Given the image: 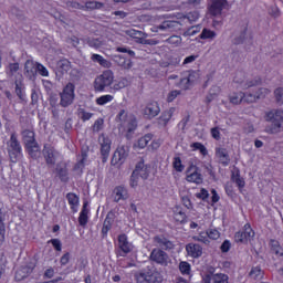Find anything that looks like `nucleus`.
<instances>
[{
	"label": "nucleus",
	"instance_id": "1",
	"mask_svg": "<svg viewBox=\"0 0 283 283\" xmlns=\"http://www.w3.org/2000/svg\"><path fill=\"white\" fill-rule=\"evenodd\" d=\"M198 19H200V13L196 11L192 13H188L187 15H182L181 13H178L176 20L164 21L158 27V30H161V31L168 30L169 32L174 30H180L182 25H187L188 23H195V21H198Z\"/></svg>",
	"mask_w": 283,
	"mask_h": 283
},
{
	"label": "nucleus",
	"instance_id": "2",
	"mask_svg": "<svg viewBox=\"0 0 283 283\" xmlns=\"http://www.w3.org/2000/svg\"><path fill=\"white\" fill-rule=\"evenodd\" d=\"M118 118L120 120L119 132H122L126 138H132V136H134V132H136V128L138 127L136 116L127 113L126 111H122L118 114Z\"/></svg>",
	"mask_w": 283,
	"mask_h": 283
},
{
	"label": "nucleus",
	"instance_id": "3",
	"mask_svg": "<svg viewBox=\"0 0 283 283\" xmlns=\"http://www.w3.org/2000/svg\"><path fill=\"white\" fill-rule=\"evenodd\" d=\"M265 120L271 123L270 126L265 127L266 134H280L283 128V111L273 109L265 113Z\"/></svg>",
	"mask_w": 283,
	"mask_h": 283
},
{
	"label": "nucleus",
	"instance_id": "4",
	"mask_svg": "<svg viewBox=\"0 0 283 283\" xmlns=\"http://www.w3.org/2000/svg\"><path fill=\"white\" fill-rule=\"evenodd\" d=\"M114 84V72L106 70L102 74L95 77L93 87L95 92L103 93L106 87H112Z\"/></svg>",
	"mask_w": 283,
	"mask_h": 283
},
{
	"label": "nucleus",
	"instance_id": "5",
	"mask_svg": "<svg viewBox=\"0 0 283 283\" xmlns=\"http://www.w3.org/2000/svg\"><path fill=\"white\" fill-rule=\"evenodd\" d=\"M137 283H163V274L156 270H142L135 274Z\"/></svg>",
	"mask_w": 283,
	"mask_h": 283
},
{
	"label": "nucleus",
	"instance_id": "6",
	"mask_svg": "<svg viewBox=\"0 0 283 283\" xmlns=\"http://www.w3.org/2000/svg\"><path fill=\"white\" fill-rule=\"evenodd\" d=\"M196 242H202V244H211V240H220V231L216 228H210L206 232H200L193 237Z\"/></svg>",
	"mask_w": 283,
	"mask_h": 283
},
{
	"label": "nucleus",
	"instance_id": "7",
	"mask_svg": "<svg viewBox=\"0 0 283 283\" xmlns=\"http://www.w3.org/2000/svg\"><path fill=\"white\" fill-rule=\"evenodd\" d=\"M74 90H75L74 84L69 83L60 93V96H61L60 104L62 105V107H69V105H72V103H74V98H75Z\"/></svg>",
	"mask_w": 283,
	"mask_h": 283
},
{
	"label": "nucleus",
	"instance_id": "8",
	"mask_svg": "<svg viewBox=\"0 0 283 283\" xmlns=\"http://www.w3.org/2000/svg\"><path fill=\"white\" fill-rule=\"evenodd\" d=\"M8 151L12 163H17V160H19V158L22 156L21 145L19 144V140H17L15 135H11L8 145Z\"/></svg>",
	"mask_w": 283,
	"mask_h": 283
},
{
	"label": "nucleus",
	"instance_id": "9",
	"mask_svg": "<svg viewBox=\"0 0 283 283\" xmlns=\"http://www.w3.org/2000/svg\"><path fill=\"white\" fill-rule=\"evenodd\" d=\"M186 180L187 182H192L195 185H202L203 177L200 172V168L195 165L189 166L186 171Z\"/></svg>",
	"mask_w": 283,
	"mask_h": 283
},
{
	"label": "nucleus",
	"instance_id": "10",
	"mask_svg": "<svg viewBox=\"0 0 283 283\" xmlns=\"http://www.w3.org/2000/svg\"><path fill=\"white\" fill-rule=\"evenodd\" d=\"M98 143L103 163H107V158H109V151H112V139H109V137H107L105 134H102L98 137Z\"/></svg>",
	"mask_w": 283,
	"mask_h": 283
},
{
	"label": "nucleus",
	"instance_id": "11",
	"mask_svg": "<svg viewBox=\"0 0 283 283\" xmlns=\"http://www.w3.org/2000/svg\"><path fill=\"white\" fill-rule=\"evenodd\" d=\"M127 156H129V149L125 146L118 147L115 150L111 163L114 167H120V165L127 160Z\"/></svg>",
	"mask_w": 283,
	"mask_h": 283
},
{
	"label": "nucleus",
	"instance_id": "12",
	"mask_svg": "<svg viewBox=\"0 0 283 283\" xmlns=\"http://www.w3.org/2000/svg\"><path fill=\"white\" fill-rule=\"evenodd\" d=\"M255 235L253 229H251V224L247 223L243 227V232H237L234 235L235 242H251Z\"/></svg>",
	"mask_w": 283,
	"mask_h": 283
},
{
	"label": "nucleus",
	"instance_id": "13",
	"mask_svg": "<svg viewBox=\"0 0 283 283\" xmlns=\"http://www.w3.org/2000/svg\"><path fill=\"white\" fill-rule=\"evenodd\" d=\"M70 72H72V63L66 59L57 61L55 65V75L57 78H63V76H66Z\"/></svg>",
	"mask_w": 283,
	"mask_h": 283
},
{
	"label": "nucleus",
	"instance_id": "14",
	"mask_svg": "<svg viewBox=\"0 0 283 283\" xmlns=\"http://www.w3.org/2000/svg\"><path fill=\"white\" fill-rule=\"evenodd\" d=\"M198 81H200V73L193 71L188 75V77L180 80L178 87H180V90H190L191 85L198 83Z\"/></svg>",
	"mask_w": 283,
	"mask_h": 283
},
{
	"label": "nucleus",
	"instance_id": "15",
	"mask_svg": "<svg viewBox=\"0 0 283 283\" xmlns=\"http://www.w3.org/2000/svg\"><path fill=\"white\" fill-rule=\"evenodd\" d=\"M43 156L45 158L46 164L49 165H55L59 158H61L59 153H56V150H54V148L50 145L44 146Z\"/></svg>",
	"mask_w": 283,
	"mask_h": 283
},
{
	"label": "nucleus",
	"instance_id": "16",
	"mask_svg": "<svg viewBox=\"0 0 283 283\" xmlns=\"http://www.w3.org/2000/svg\"><path fill=\"white\" fill-rule=\"evenodd\" d=\"M269 94H271V90L261 87L255 93H249V95L245 97V103H255V101H259V98H266Z\"/></svg>",
	"mask_w": 283,
	"mask_h": 283
},
{
	"label": "nucleus",
	"instance_id": "17",
	"mask_svg": "<svg viewBox=\"0 0 283 283\" xmlns=\"http://www.w3.org/2000/svg\"><path fill=\"white\" fill-rule=\"evenodd\" d=\"M229 283V275L224 273L208 274L203 276V283Z\"/></svg>",
	"mask_w": 283,
	"mask_h": 283
},
{
	"label": "nucleus",
	"instance_id": "18",
	"mask_svg": "<svg viewBox=\"0 0 283 283\" xmlns=\"http://www.w3.org/2000/svg\"><path fill=\"white\" fill-rule=\"evenodd\" d=\"M150 260L157 262V264H167L169 262V256L163 250L155 249L150 253Z\"/></svg>",
	"mask_w": 283,
	"mask_h": 283
},
{
	"label": "nucleus",
	"instance_id": "19",
	"mask_svg": "<svg viewBox=\"0 0 283 283\" xmlns=\"http://www.w3.org/2000/svg\"><path fill=\"white\" fill-rule=\"evenodd\" d=\"M150 169L151 168L145 165V163L137 164L135 170L133 171V180L134 178H138V176L144 179L148 178Z\"/></svg>",
	"mask_w": 283,
	"mask_h": 283
},
{
	"label": "nucleus",
	"instance_id": "20",
	"mask_svg": "<svg viewBox=\"0 0 283 283\" xmlns=\"http://www.w3.org/2000/svg\"><path fill=\"white\" fill-rule=\"evenodd\" d=\"M187 255L189 258L198 259L202 256V248L198 243H189L186 245Z\"/></svg>",
	"mask_w": 283,
	"mask_h": 283
},
{
	"label": "nucleus",
	"instance_id": "21",
	"mask_svg": "<svg viewBox=\"0 0 283 283\" xmlns=\"http://www.w3.org/2000/svg\"><path fill=\"white\" fill-rule=\"evenodd\" d=\"M144 114L147 118H156V116L160 114V106L158 105V102L149 103L144 109Z\"/></svg>",
	"mask_w": 283,
	"mask_h": 283
},
{
	"label": "nucleus",
	"instance_id": "22",
	"mask_svg": "<svg viewBox=\"0 0 283 283\" xmlns=\"http://www.w3.org/2000/svg\"><path fill=\"white\" fill-rule=\"evenodd\" d=\"M118 247L123 253H129L134 250V245L127 240V234L118 237Z\"/></svg>",
	"mask_w": 283,
	"mask_h": 283
},
{
	"label": "nucleus",
	"instance_id": "23",
	"mask_svg": "<svg viewBox=\"0 0 283 283\" xmlns=\"http://www.w3.org/2000/svg\"><path fill=\"white\" fill-rule=\"evenodd\" d=\"M129 198V192L123 186H118L113 191V199L115 202H120V200H127Z\"/></svg>",
	"mask_w": 283,
	"mask_h": 283
},
{
	"label": "nucleus",
	"instance_id": "24",
	"mask_svg": "<svg viewBox=\"0 0 283 283\" xmlns=\"http://www.w3.org/2000/svg\"><path fill=\"white\" fill-rule=\"evenodd\" d=\"M34 271V266L28 265V266H22L15 271V280L17 282H21L22 280H25L28 275H30Z\"/></svg>",
	"mask_w": 283,
	"mask_h": 283
},
{
	"label": "nucleus",
	"instance_id": "25",
	"mask_svg": "<svg viewBox=\"0 0 283 283\" xmlns=\"http://www.w3.org/2000/svg\"><path fill=\"white\" fill-rule=\"evenodd\" d=\"M72 6L74 8L82 9V10H101V8H103V3L98 1H87L85 6H81L77 2H73Z\"/></svg>",
	"mask_w": 283,
	"mask_h": 283
},
{
	"label": "nucleus",
	"instance_id": "26",
	"mask_svg": "<svg viewBox=\"0 0 283 283\" xmlns=\"http://www.w3.org/2000/svg\"><path fill=\"white\" fill-rule=\"evenodd\" d=\"M227 4V0H212V3L209 8L210 14H213L214 17L220 14L222 12V8Z\"/></svg>",
	"mask_w": 283,
	"mask_h": 283
},
{
	"label": "nucleus",
	"instance_id": "27",
	"mask_svg": "<svg viewBox=\"0 0 283 283\" xmlns=\"http://www.w3.org/2000/svg\"><path fill=\"white\" fill-rule=\"evenodd\" d=\"M39 63L32 61V60H28L24 64V70L27 72V76L29 78H34V76L36 75V67H38Z\"/></svg>",
	"mask_w": 283,
	"mask_h": 283
},
{
	"label": "nucleus",
	"instance_id": "28",
	"mask_svg": "<svg viewBox=\"0 0 283 283\" xmlns=\"http://www.w3.org/2000/svg\"><path fill=\"white\" fill-rule=\"evenodd\" d=\"M174 220H176V222H179L180 224H182V222H187V214L179 206H176L174 208Z\"/></svg>",
	"mask_w": 283,
	"mask_h": 283
},
{
	"label": "nucleus",
	"instance_id": "29",
	"mask_svg": "<svg viewBox=\"0 0 283 283\" xmlns=\"http://www.w3.org/2000/svg\"><path fill=\"white\" fill-rule=\"evenodd\" d=\"M25 147L31 158H39V156H41V148L39 147V144H36V142H33Z\"/></svg>",
	"mask_w": 283,
	"mask_h": 283
},
{
	"label": "nucleus",
	"instance_id": "30",
	"mask_svg": "<svg viewBox=\"0 0 283 283\" xmlns=\"http://www.w3.org/2000/svg\"><path fill=\"white\" fill-rule=\"evenodd\" d=\"M247 96H249V94L242 92L232 93L230 95V103H232V105H240L242 101L247 102Z\"/></svg>",
	"mask_w": 283,
	"mask_h": 283
},
{
	"label": "nucleus",
	"instance_id": "31",
	"mask_svg": "<svg viewBox=\"0 0 283 283\" xmlns=\"http://www.w3.org/2000/svg\"><path fill=\"white\" fill-rule=\"evenodd\" d=\"M231 180H232V182L237 184L239 191L242 192L244 189L245 182H244V178L240 177V171H238V170L232 171Z\"/></svg>",
	"mask_w": 283,
	"mask_h": 283
},
{
	"label": "nucleus",
	"instance_id": "32",
	"mask_svg": "<svg viewBox=\"0 0 283 283\" xmlns=\"http://www.w3.org/2000/svg\"><path fill=\"white\" fill-rule=\"evenodd\" d=\"M216 156L222 165H229V153L224 148H217Z\"/></svg>",
	"mask_w": 283,
	"mask_h": 283
},
{
	"label": "nucleus",
	"instance_id": "33",
	"mask_svg": "<svg viewBox=\"0 0 283 283\" xmlns=\"http://www.w3.org/2000/svg\"><path fill=\"white\" fill-rule=\"evenodd\" d=\"M150 140H151V135L147 134V135L143 136L142 138H139L134 144V148L135 149H145V147H147V145H149Z\"/></svg>",
	"mask_w": 283,
	"mask_h": 283
},
{
	"label": "nucleus",
	"instance_id": "34",
	"mask_svg": "<svg viewBox=\"0 0 283 283\" xmlns=\"http://www.w3.org/2000/svg\"><path fill=\"white\" fill-rule=\"evenodd\" d=\"M114 60L115 63H117L120 67H124V70H132V67L134 66L132 60H125V57L120 55H116Z\"/></svg>",
	"mask_w": 283,
	"mask_h": 283
},
{
	"label": "nucleus",
	"instance_id": "35",
	"mask_svg": "<svg viewBox=\"0 0 283 283\" xmlns=\"http://www.w3.org/2000/svg\"><path fill=\"white\" fill-rule=\"evenodd\" d=\"M175 113H176V108L174 107L169 108L168 111H165L159 118L161 125H167V123L171 120Z\"/></svg>",
	"mask_w": 283,
	"mask_h": 283
},
{
	"label": "nucleus",
	"instance_id": "36",
	"mask_svg": "<svg viewBox=\"0 0 283 283\" xmlns=\"http://www.w3.org/2000/svg\"><path fill=\"white\" fill-rule=\"evenodd\" d=\"M69 200V205L71 206V209L74 213L78 211V197L74 193H69L66 196Z\"/></svg>",
	"mask_w": 283,
	"mask_h": 283
},
{
	"label": "nucleus",
	"instance_id": "37",
	"mask_svg": "<svg viewBox=\"0 0 283 283\" xmlns=\"http://www.w3.org/2000/svg\"><path fill=\"white\" fill-rule=\"evenodd\" d=\"M91 59L92 61H94V63H98L99 65H102V67H112V62L107 61L99 54H93Z\"/></svg>",
	"mask_w": 283,
	"mask_h": 283
},
{
	"label": "nucleus",
	"instance_id": "38",
	"mask_svg": "<svg viewBox=\"0 0 283 283\" xmlns=\"http://www.w3.org/2000/svg\"><path fill=\"white\" fill-rule=\"evenodd\" d=\"M87 213H90V210H87V203H84L82 211L80 212L78 222L81 227H85L87 224Z\"/></svg>",
	"mask_w": 283,
	"mask_h": 283
},
{
	"label": "nucleus",
	"instance_id": "39",
	"mask_svg": "<svg viewBox=\"0 0 283 283\" xmlns=\"http://www.w3.org/2000/svg\"><path fill=\"white\" fill-rule=\"evenodd\" d=\"M22 136H23L25 146L32 145V143H36L34 140V132H32L30 129L23 130Z\"/></svg>",
	"mask_w": 283,
	"mask_h": 283
},
{
	"label": "nucleus",
	"instance_id": "40",
	"mask_svg": "<svg viewBox=\"0 0 283 283\" xmlns=\"http://www.w3.org/2000/svg\"><path fill=\"white\" fill-rule=\"evenodd\" d=\"M249 275L252 280H262V277H264V272L260 266H254L251 269Z\"/></svg>",
	"mask_w": 283,
	"mask_h": 283
},
{
	"label": "nucleus",
	"instance_id": "41",
	"mask_svg": "<svg viewBox=\"0 0 283 283\" xmlns=\"http://www.w3.org/2000/svg\"><path fill=\"white\" fill-rule=\"evenodd\" d=\"M260 83H262V78L256 77L254 80H248L245 82H242L241 87H242V90H249L251 87H255V86L260 85Z\"/></svg>",
	"mask_w": 283,
	"mask_h": 283
},
{
	"label": "nucleus",
	"instance_id": "42",
	"mask_svg": "<svg viewBox=\"0 0 283 283\" xmlns=\"http://www.w3.org/2000/svg\"><path fill=\"white\" fill-rule=\"evenodd\" d=\"M270 247H271L272 253H275V255H279V256L283 255V248L280 247V242H277L276 240H271Z\"/></svg>",
	"mask_w": 283,
	"mask_h": 283
},
{
	"label": "nucleus",
	"instance_id": "43",
	"mask_svg": "<svg viewBox=\"0 0 283 283\" xmlns=\"http://www.w3.org/2000/svg\"><path fill=\"white\" fill-rule=\"evenodd\" d=\"M172 167L178 174H182V171H185V165L182 164V159L180 157H174Z\"/></svg>",
	"mask_w": 283,
	"mask_h": 283
},
{
	"label": "nucleus",
	"instance_id": "44",
	"mask_svg": "<svg viewBox=\"0 0 283 283\" xmlns=\"http://www.w3.org/2000/svg\"><path fill=\"white\" fill-rule=\"evenodd\" d=\"M192 151H199L201 154V156H207V154H209V151L207 150V147H205V145H202V143H192L190 145Z\"/></svg>",
	"mask_w": 283,
	"mask_h": 283
},
{
	"label": "nucleus",
	"instance_id": "45",
	"mask_svg": "<svg viewBox=\"0 0 283 283\" xmlns=\"http://www.w3.org/2000/svg\"><path fill=\"white\" fill-rule=\"evenodd\" d=\"M85 43L90 45V48H94L95 50H97V48H101V45H103V40H101L99 38H87L85 40Z\"/></svg>",
	"mask_w": 283,
	"mask_h": 283
},
{
	"label": "nucleus",
	"instance_id": "46",
	"mask_svg": "<svg viewBox=\"0 0 283 283\" xmlns=\"http://www.w3.org/2000/svg\"><path fill=\"white\" fill-rule=\"evenodd\" d=\"M112 101H114V96L107 94V95H102V96L97 97L95 99V103H96V105L103 106V105H107V103H112Z\"/></svg>",
	"mask_w": 283,
	"mask_h": 283
},
{
	"label": "nucleus",
	"instance_id": "47",
	"mask_svg": "<svg viewBox=\"0 0 283 283\" xmlns=\"http://www.w3.org/2000/svg\"><path fill=\"white\" fill-rule=\"evenodd\" d=\"M179 271L182 273V275H189V273H191V264H189L187 261L180 262Z\"/></svg>",
	"mask_w": 283,
	"mask_h": 283
},
{
	"label": "nucleus",
	"instance_id": "48",
	"mask_svg": "<svg viewBox=\"0 0 283 283\" xmlns=\"http://www.w3.org/2000/svg\"><path fill=\"white\" fill-rule=\"evenodd\" d=\"M216 36H218V34L214 31H211L209 29H203L201 34H200V39L207 40H213L216 39Z\"/></svg>",
	"mask_w": 283,
	"mask_h": 283
},
{
	"label": "nucleus",
	"instance_id": "49",
	"mask_svg": "<svg viewBox=\"0 0 283 283\" xmlns=\"http://www.w3.org/2000/svg\"><path fill=\"white\" fill-rule=\"evenodd\" d=\"M15 94L19 98H23V96H25V87H23L21 82L15 83Z\"/></svg>",
	"mask_w": 283,
	"mask_h": 283
},
{
	"label": "nucleus",
	"instance_id": "50",
	"mask_svg": "<svg viewBox=\"0 0 283 283\" xmlns=\"http://www.w3.org/2000/svg\"><path fill=\"white\" fill-rule=\"evenodd\" d=\"M129 85V80L122 77L117 84L114 85V90H123Z\"/></svg>",
	"mask_w": 283,
	"mask_h": 283
},
{
	"label": "nucleus",
	"instance_id": "51",
	"mask_svg": "<svg viewBox=\"0 0 283 283\" xmlns=\"http://www.w3.org/2000/svg\"><path fill=\"white\" fill-rule=\"evenodd\" d=\"M196 198H199V200H207V198H209V191H207L205 188H201L200 191L196 193Z\"/></svg>",
	"mask_w": 283,
	"mask_h": 283
},
{
	"label": "nucleus",
	"instance_id": "52",
	"mask_svg": "<svg viewBox=\"0 0 283 283\" xmlns=\"http://www.w3.org/2000/svg\"><path fill=\"white\" fill-rule=\"evenodd\" d=\"M36 72H39L41 76H50L48 69L40 63H38Z\"/></svg>",
	"mask_w": 283,
	"mask_h": 283
},
{
	"label": "nucleus",
	"instance_id": "53",
	"mask_svg": "<svg viewBox=\"0 0 283 283\" xmlns=\"http://www.w3.org/2000/svg\"><path fill=\"white\" fill-rule=\"evenodd\" d=\"M200 32V27H191L185 32V36H193Z\"/></svg>",
	"mask_w": 283,
	"mask_h": 283
},
{
	"label": "nucleus",
	"instance_id": "54",
	"mask_svg": "<svg viewBox=\"0 0 283 283\" xmlns=\"http://www.w3.org/2000/svg\"><path fill=\"white\" fill-rule=\"evenodd\" d=\"M163 145V139L157 138L154 139L150 144V149H153L154 151H156V149H160V146Z\"/></svg>",
	"mask_w": 283,
	"mask_h": 283
},
{
	"label": "nucleus",
	"instance_id": "55",
	"mask_svg": "<svg viewBox=\"0 0 283 283\" xmlns=\"http://www.w3.org/2000/svg\"><path fill=\"white\" fill-rule=\"evenodd\" d=\"M274 96H275L277 103H283V88L282 87L276 88L274 91Z\"/></svg>",
	"mask_w": 283,
	"mask_h": 283
},
{
	"label": "nucleus",
	"instance_id": "56",
	"mask_svg": "<svg viewBox=\"0 0 283 283\" xmlns=\"http://www.w3.org/2000/svg\"><path fill=\"white\" fill-rule=\"evenodd\" d=\"M104 123L105 122L103 120V118H98L93 125V130L101 132V129H103Z\"/></svg>",
	"mask_w": 283,
	"mask_h": 283
},
{
	"label": "nucleus",
	"instance_id": "57",
	"mask_svg": "<svg viewBox=\"0 0 283 283\" xmlns=\"http://www.w3.org/2000/svg\"><path fill=\"white\" fill-rule=\"evenodd\" d=\"M94 116L93 113H90L87 111H81L80 112V117L82 118V120H90L92 117Z\"/></svg>",
	"mask_w": 283,
	"mask_h": 283
},
{
	"label": "nucleus",
	"instance_id": "58",
	"mask_svg": "<svg viewBox=\"0 0 283 283\" xmlns=\"http://www.w3.org/2000/svg\"><path fill=\"white\" fill-rule=\"evenodd\" d=\"M49 242H50V244H52V247L55 249V251H61V249H62L61 240L52 239Z\"/></svg>",
	"mask_w": 283,
	"mask_h": 283
},
{
	"label": "nucleus",
	"instance_id": "59",
	"mask_svg": "<svg viewBox=\"0 0 283 283\" xmlns=\"http://www.w3.org/2000/svg\"><path fill=\"white\" fill-rule=\"evenodd\" d=\"M179 94L180 93L178 91H171L170 93H168V95H167L168 103H172V101H176V98H178Z\"/></svg>",
	"mask_w": 283,
	"mask_h": 283
},
{
	"label": "nucleus",
	"instance_id": "60",
	"mask_svg": "<svg viewBox=\"0 0 283 283\" xmlns=\"http://www.w3.org/2000/svg\"><path fill=\"white\" fill-rule=\"evenodd\" d=\"M181 200L186 209H193V203H191V199H189V197H182Z\"/></svg>",
	"mask_w": 283,
	"mask_h": 283
},
{
	"label": "nucleus",
	"instance_id": "61",
	"mask_svg": "<svg viewBox=\"0 0 283 283\" xmlns=\"http://www.w3.org/2000/svg\"><path fill=\"white\" fill-rule=\"evenodd\" d=\"M182 39L178 35H172L168 39V43H172V45H180Z\"/></svg>",
	"mask_w": 283,
	"mask_h": 283
},
{
	"label": "nucleus",
	"instance_id": "62",
	"mask_svg": "<svg viewBox=\"0 0 283 283\" xmlns=\"http://www.w3.org/2000/svg\"><path fill=\"white\" fill-rule=\"evenodd\" d=\"M230 249H231V241L229 240L223 241V243L221 244L222 253H228Z\"/></svg>",
	"mask_w": 283,
	"mask_h": 283
},
{
	"label": "nucleus",
	"instance_id": "63",
	"mask_svg": "<svg viewBox=\"0 0 283 283\" xmlns=\"http://www.w3.org/2000/svg\"><path fill=\"white\" fill-rule=\"evenodd\" d=\"M67 43L70 45H73V48H76V45H78L80 41L76 38V35H72L71 38L67 39Z\"/></svg>",
	"mask_w": 283,
	"mask_h": 283
},
{
	"label": "nucleus",
	"instance_id": "64",
	"mask_svg": "<svg viewBox=\"0 0 283 283\" xmlns=\"http://www.w3.org/2000/svg\"><path fill=\"white\" fill-rule=\"evenodd\" d=\"M126 34L128 36H132L133 39H136V36H140V32L134 29L126 30Z\"/></svg>",
	"mask_w": 283,
	"mask_h": 283
}]
</instances>
